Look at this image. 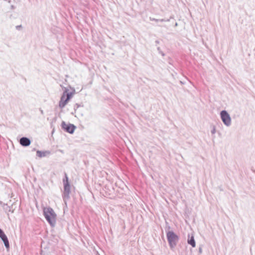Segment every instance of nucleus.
Listing matches in <instances>:
<instances>
[{
    "label": "nucleus",
    "mask_w": 255,
    "mask_h": 255,
    "mask_svg": "<svg viewBox=\"0 0 255 255\" xmlns=\"http://www.w3.org/2000/svg\"><path fill=\"white\" fill-rule=\"evenodd\" d=\"M50 152L48 151H41L39 150H37L36 151V155L39 157H43L46 156L47 155L49 154Z\"/></svg>",
    "instance_id": "obj_9"
},
{
    "label": "nucleus",
    "mask_w": 255,
    "mask_h": 255,
    "mask_svg": "<svg viewBox=\"0 0 255 255\" xmlns=\"http://www.w3.org/2000/svg\"><path fill=\"white\" fill-rule=\"evenodd\" d=\"M3 209L4 210V211L7 213L9 212H13L12 211H11L10 207L8 206L7 204H4L3 205Z\"/></svg>",
    "instance_id": "obj_11"
},
{
    "label": "nucleus",
    "mask_w": 255,
    "mask_h": 255,
    "mask_svg": "<svg viewBox=\"0 0 255 255\" xmlns=\"http://www.w3.org/2000/svg\"><path fill=\"white\" fill-rule=\"evenodd\" d=\"M62 128L66 132L69 133H73L76 128V126L73 124H67L65 122L63 121L61 123Z\"/></svg>",
    "instance_id": "obj_5"
},
{
    "label": "nucleus",
    "mask_w": 255,
    "mask_h": 255,
    "mask_svg": "<svg viewBox=\"0 0 255 255\" xmlns=\"http://www.w3.org/2000/svg\"><path fill=\"white\" fill-rule=\"evenodd\" d=\"M157 50H158V51L159 52V51H161L160 49V48H159V47H158V48H157Z\"/></svg>",
    "instance_id": "obj_19"
},
{
    "label": "nucleus",
    "mask_w": 255,
    "mask_h": 255,
    "mask_svg": "<svg viewBox=\"0 0 255 255\" xmlns=\"http://www.w3.org/2000/svg\"><path fill=\"white\" fill-rule=\"evenodd\" d=\"M72 97V93L67 92V90L65 91L61 97L59 103V106L61 109H63L68 103L69 100Z\"/></svg>",
    "instance_id": "obj_3"
},
{
    "label": "nucleus",
    "mask_w": 255,
    "mask_h": 255,
    "mask_svg": "<svg viewBox=\"0 0 255 255\" xmlns=\"http://www.w3.org/2000/svg\"><path fill=\"white\" fill-rule=\"evenodd\" d=\"M159 53H160L162 55V56H164V53L163 52H162L161 51H159Z\"/></svg>",
    "instance_id": "obj_17"
},
{
    "label": "nucleus",
    "mask_w": 255,
    "mask_h": 255,
    "mask_svg": "<svg viewBox=\"0 0 255 255\" xmlns=\"http://www.w3.org/2000/svg\"><path fill=\"white\" fill-rule=\"evenodd\" d=\"M64 184V192L63 193V198L64 200L68 199L70 197V185L69 182H66Z\"/></svg>",
    "instance_id": "obj_6"
},
{
    "label": "nucleus",
    "mask_w": 255,
    "mask_h": 255,
    "mask_svg": "<svg viewBox=\"0 0 255 255\" xmlns=\"http://www.w3.org/2000/svg\"><path fill=\"white\" fill-rule=\"evenodd\" d=\"M188 244L190 245L192 247L194 248L196 246V243L193 236H192L190 238H189L187 241Z\"/></svg>",
    "instance_id": "obj_10"
},
{
    "label": "nucleus",
    "mask_w": 255,
    "mask_h": 255,
    "mask_svg": "<svg viewBox=\"0 0 255 255\" xmlns=\"http://www.w3.org/2000/svg\"><path fill=\"white\" fill-rule=\"evenodd\" d=\"M19 143L23 146H27L30 144L31 141L27 137H22L20 138Z\"/></svg>",
    "instance_id": "obj_8"
},
{
    "label": "nucleus",
    "mask_w": 255,
    "mask_h": 255,
    "mask_svg": "<svg viewBox=\"0 0 255 255\" xmlns=\"http://www.w3.org/2000/svg\"><path fill=\"white\" fill-rule=\"evenodd\" d=\"M150 20L151 21H155L156 22L165 21L163 19H155V18H151V17H150Z\"/></svg>",
    "instance_id": "obj_12"
},
{
    "label": "nucleus",
    "mask_w": 255,
    "mask_h": 255,
    "mask_svg": "<svg viewBox=\"0 0 255 255\" xmlns=\"http://www.w3.org/2000/svg\"><path fill=\"white\" fill-rule=\"evenodd\" d=\"M156 43H158V41H156Z\"/></svg>",
    "instance_id": "obj_21"
},
{
    "label": "nucleus",
    "mask_w": 255,
    "mask_h": 255,
    "mask_svg": "<svg viewBox=\"0 0 255 255\" xmlns=\"http://www.w3.org/2000/svg\"><path fill=\"white\" fill-rule=\"evenodd\" d=\"M221 119L224 124L227 127H229L231 125V118L228 113L225 111L223 110L220 112Z\"/></svg>",
    "instance_id": "obj_4"
},
{
    "label": "nucleus",
    "mask_w": 255,
    "mask_h": 255,
    "mask_svg": "<svg viewBox=\"0 0 255 255\" xmlns=\"http://www.w3.org/2000/svg\"><path fill=\"white\" fill-rule=\"evenodd\" d=\"M80 107V105L78 104H75V105L74 106V109L75 111H76L77 109Z\"/></svg>",
    "instance_id": "obj_14"
},
{
    "label": "nucleus",
    "mask_w": 255,
    "mask_h": 255,
    "mask_svg": "<svg viewBox=\"0 0 255 255\" xmlns=\"http://www.w3.org/2000/svg\"><path fill=\"white\" fill-rule=\"evenodd\" d=\"M211 132L212 134H215V132H216V128H215V126H213V128H212V129L211 130Z\"/></svg>",
    "instance_id": "obj_15"
},
{
    "label": "nucleus",
    "mask_w": 255,
    "mask_h": 255,
    "mask_svg": "<svg viewBox=\"0 0 255 255\" xmlns=\"http://www.w3.org/2000/svg\"><path fill=\"white\" fill-rule=\"evenodd\" d=\"M66 182H69L68 181V177L66 173H65V178L63 179V183H65Z\"/></svg>",
    "instance_id": "obj_13"
},
{
    "label": "nucleus",
    "mask_w": 255,
    "mask_h": 255,
    "mask_svg": "<svg viewBox=\"0 0 255 255\" xmlns=\"http://www.w3.org/2000/svg\"><path fill=\"white\" fill-rule=\"evenodd\" d=\"M177 23H175V26H177Z\"/></svg>",
    "instance_id": "obj_20"
},
{
    "label": "nucleus",
    "mask_w": 255,
    "mask_h": 255,
    "mask_svg": "<svg viewBox=\"0 0 255 255\" xmlns=\"http://www.w3.org/2000/svg\"><path fill=\"white\" fill-rule=\"evenodd\" d=\"M21 27H22V26H21V25H17V26H16V29H17V30H19V29H20V28H21Z\"/></svg>",
    "instance_id": "obj_16"
},
{
    "label": "nucleus",
    "mask_w": 255,
    "mask_h": 255,
    "mask_svg": "<svg viewBox=\"0 0 255 255\" xmlns=\"http://www.w3.org/2000/svg\"><path fill=\"white\" fill-rule=\"evenodd\" d=\"M166 237L170 248H174L179 241V237L172 231H167Z\"/></svg>",
    "instance_id": "obj_2"
},
{
    "label": "nucleus",
    "mask_w": 255,
    "mask_h": 255,
    "mask_svg": "<svg viewBox=\"0 0 255 255\" xmlns=\"http://www.w3.org/2000/svg\"><path fill=\"white\" fill-rule=\"evenodd\" d=\"M40 112H41V113L42 114H43V110H41V109H40Z\"/></svg>",
    "instance_id": "obj_18"
},
{
    "label": "nucleus",
    "mask_w": 255,
    "mask_h": 255,
    "mask_svg": "<svg viewBox=\"0 0 255 255\" xmlns=\"http://www.w3.org/2000/svg\"><path fill=\"white\" fill-rule=\"evenodd\" d=\"M0 238L1 240L3 241L4 246L7 249L9 248V244L8 240L5 235L4 232L0 228Z\"/></svg>",
    "instance_id": "obj_7"
},
{
    "label": "nucleus",
    "mask_w": 255,
    "mask_h": 255,
    "mask_svg": "<svg viewBox=\"0 0 255 255\" xmlns=\"http://www.w3.org/2000/svg\"><path fill=\"white\" fill-rule=\"evenodd\" d=\"M43 210V215L48 223L51 227H54L56 224L57 215L53 209L50 207H44Z\"/></svg>",
    "instance_id": "obj_1"
}]
</instances>
